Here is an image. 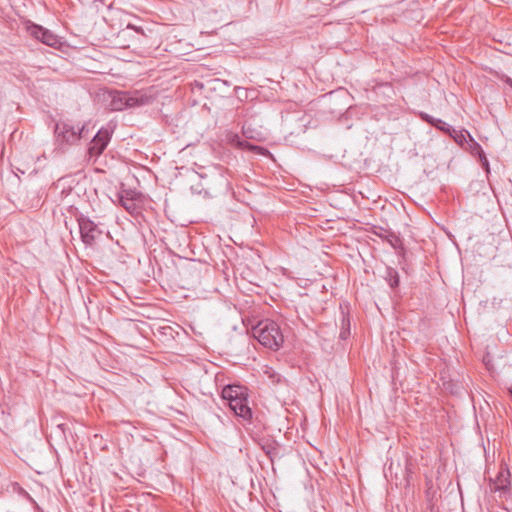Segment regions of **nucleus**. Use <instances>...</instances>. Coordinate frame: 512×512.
I'll return each mask as SVG.
<instances>
[{
  "instance_id": "obj_7",
  "label": "nucleus",
  "mask_w": 512,
  "mask_h": 512,
  "mask_svg": "<svg viewBox=\"0 0 512 512\" xmlns=\"http://www.w3.org/2000/svg\"><path fill=\"white\" fill-rule=\"evenodd\" d=\"M148 102V97L143 96L142 94H134V95H128L123 94L119 97L118 100H113V106L116 110H121L124 107H139L143 106Z\"/></svg>"
},
{
  "instance_id": "obj_18",
  "label": "nucleus",
  "mask_w": 512,
  "mask_h": 512,
  "mask_svg": "<svg viewBox=\"0 0 512 512\" xmlns=\"http://www.w3.org/2000/svg\"><path fill=\"white\" fill-rule=\"evenodd\" d=\"M387 241L391 244L392 247L396 248L401 244L400 238L393 232H389L388 235L385 236Z\"/></svg>"
},
{
  "instance_id": "obj_10",
  "label": "nucleus",
  "mask_w": 512,
  "mask_h": 512,
  "mask_svg": "<svg viewBox=\"0 0 512 512\" xmlns=\"http://www.w3.org/2000/svg\"><path fill=\"white\" fill-rule=\"evenodd\" d=\"M262 450L265 452L271 462H273L274 459L279 455V446L275 441L272 440L263 442Z\"/></svg>"
},
{
  "instance_id": "obj_20",
  "label": "nucleus",
  "mask_w": 512,
  "mask_h": 512,
  "mask_svg": "<svg viewBox=\"0 0 512 512\" xmlns=\"http://www.w3.org/2000/svg\"><path fill=\"white\" fill-rule=\"evenodd\" d=\"M479 160L481 162L482 167L485 168L486 170H489V162H488V159L486 158L485 153L481 154V156L479 157Z\"/></svg>"
},
{
  "instance_id": "obj_3",
  "label": "nucleus",
  "mask_w": 512,
  "mask_h": 512,
  "mask_svg": "<svg viewBox=\"0 0 512 512\" xmlns=\"http://www.w3.org/2000/svg\"><path fill=\"white\" fill-rule=\"evenodd\" d=\"M77 221L83 243L88 246H93L96 239L102 234V231L88 217L81 215Z\"/></svg>"
},
{
  "instance_id": "obj_11",
  "label": "nucleus",
  "mask_w": 512,
  "mask_h": 512,
  "mask_svg": "<svg viewBox=\"0 0 512 512\" xmlns=\"http://www.w3.org/2000/svg\"><path fill=\"white\" fill-rule=\"evenodd\" d=\"M385 280L387 281L391 289L395 290L396 288H398L400 283V276L398 271L394 268L387 267L385 273Z\"/></svg>"
},
{
  "instance_id": "obj_5",
  "label": "nucleus",
  "mask_w": 512,
  "mask_h": 512,
  "mask_svg": "<svg viewBox=\"0 0 512 512\" xmlns=\"http://www.w3.org/2000/svg\"><path fill=\"white\" fill-rule=\"evenodd\" d=\"M111 139V133L108 129L101 128L91 140L88 147L90 157H99L106 149Z\"/></svg>"
},
{
  "instance_id": "obj_9",
  "label": "nucleus",
  "mask_w": 512,
  "mask_h": 512,
  "mask_svg": "<svg viewBox=\"0 0 512 512\" xmlns=\"http://www.w3.org/2000/svg\"><path fill=\"white\" fill-rule=\"evenodd\" d=\"M510 486V472L508 468H501L494 480V489L505 491Z\"/></svg>"
},
{
  "instance_id": "obj_4",
  "label": "nucleus",
  "mask_w": 512,
  "mask_h": 512,
  "mask_svg": "<svg viewBox=\"0 0 512 512\" xmlns=\"http://www.w3.org/2000/svg\"><path fill=\"white\" fill-rule=\"evenodd\" d=\"M55 133L59 141L72 145L83 137L84 126L75 128L66 123L57 124Z\"/></svg>"
},
{
  "instance_id": "obj_14",
  "label": "nucleus",
  "mask_w": 512,
  "mask_h": 512,
  "mask_svg": "<svg viewBox=\"0 0 512 512\" xmlns=\"http://www.w3.org/2000/svg\"><path fill=\"white\" fill-rule=\"evenodd\" d=\"M350 336V318L348 315L343 314L341 320V330L339 337L346 340Z\"/></svg>"
},
{
  "instance_id": "obj_13",
  "label": "nucleus",
  "mask_w": 512,
  "mask_h": 512,
  "mask_svg": "<svg viewBox=\"0 0 512 512\" xmlns=\"http://www.w3.org/2000/svg\"><path fill=\"white\" fill-rule=\"evenodd\" d=\"M242 134L246 139L260 141L262 140L261 132L252 128L250 125H242Z\"/></svg>"
},
{
  "instance_id": "obj_6",
  "label": "nucleus",
  "mask_w": 512,
  "mask_h": 512,
  "mask_svg": "<svg viewBox=\"0 0 512 512\" xmlns=\"http://www.w3.org/2000/svg\"><path fill=\"white\" fill-rule=\"evenodd\" d=\"M27 31L33 38L47 46L57 47L60 44L57 35L40 25L31 24L27 27Z\"/></svg>"
},
{
  "instance_id": "obj_15",
  "label": "nucleus",
  "mask_w": 512,
  "mask_h": 512,
  "mask_svg": "<svg viewBox=\"0 0 512 512\" xmlns=\"http://www.w3.org/2000/svg\"><path fill=\"white\" fill-rule=\"evenodd\" d=\"M466 144L468 145L467 149L470 151V153L473 156H478V158H479L481 156V154H484L482 147L480 146V144L478 142H476L473 139L472 136L469 138V141Z\"/></svg>"
},
{
  "instance_id": "obj_12",
  "label": "nucleus",
  "mask_w": 512,
  "mask_h": 512,
  "mask_svg": "<svg viewBox=\"0 0 512 512\" xmlns=\"http://www.w3.org/2000/svg\"><path fill=\"white\" fill-rule=\"evenodd\" d=\"M447 135H449L462 148H464L466 143H468V140L466 139V137L467 136L469 138L471 137V135L469 134L468 131H466V130L457 131L455 129H454L453 133H448Z\"/></svg>"
},
{
  "instance_id": "obj_22",
  "label": "nucleus",
  "mask_w": 512,
  "mask_h": 512,
  "mask_svg": "<svg viewBox=\"0 0 512 512\" xmlns=\"http://www.w3.org/2000/svg\"><path fill=\"white\" fill-rule=\"evenodd\" d=\"M508 391H509V394L512 396V387H511V388H509V390H508Z\"/></svg>"
},
{
  "instance_id": "obj_21",
  "label": "nucleus",
  "mask_w": 512,
  "mask_h": 512,
  "mask_svg": "<svg viewBox=\"0 0 512 512\" xmlns=\"http://www.w3.org/2000/svg\"><path fill=\"white\" fill-rule=\"evenodd\" d=\"M506 83L512 88V79L507 78Z\"/></svg>"
},
{
  "instance_id": "obj_16",
  "label": "nucleus",
  "mask_w": 512,
  "mask_h": 512,
  "mask_svg": "<svg viewBox=\"0 0 512 512\" xmlns=\"http://www.w3.org/2000/svg\"><path fill=\"white\" fill-rule=\"evenodd\" d=\"M432 126L446 134L454 132V128L449 126L447 123H445L441 119L435 118L434 124Z\"/></svg>"
},
{
  "instance_id": "obj_8",
  "label": "nucleus",
  "mask_w": 512,
  "mask_h": 512,
  "mask_svg": "<svg viewBox=\"0 0 512 512\" xmlns=\"http://www.w3.org/2000/svg\"><path fill=\"white\" fill-rule=\"evenodd\" d=\"M227 142L236 148L242 150H249L257 154L266 155L269 153V151L264 147L251 144L246 140H242L240 136L236 133L227 134Z\"/></svg>"
},
{
  "instance_id": "obj_1",
  "label": "nucleus",
  "mask_w": 512,
  "mask_h": 512,
  "mask_svg": "<svg viewBox=\"0 0 512 512\" xmlns=\"http://www.w3.org/2000/svg\"><path fill=\"white\" fill-rule=\"evenodd\" d=\"M222 398L228 401L230 409L236 416L244 421H250L252 410L248 406L247 389L244 386L233 384L222 389Z\"/></svg>"
},
{
  "instance_id": "obj_17",
  "label": "nucleus",
  "mask_w": 512,
  "mask_h": 512,
  "mask_svg": "<svg viewBox=\"0 0 512 512\" xmlns=\"http://www.w3.org/2000/svg\"><path fill=\"white\" fill-rule=\"evenodd\" d=\"M122 206L129 212L133 213L137 210V204L135 203V199L128 198L125 196L121 197Z\"/></svg>"
},
{
  "instance_id": "obj_2",
  "label": "nucleus",
  "mask_w": 512,
  "mask_h": 512,
  "mask_svg": "<svg viewBox=\"0 0 512 512\" xmlns=\"http://www.w3.org/2000/svg\"><path fill=\"white\" fill-rule=\"evenodd\" d=\"M253 336L264 347L271 350H278L284 341L283 334L280 331L278 324L272 320L260 321L253 327Z\"/></svg>"
},
{
  "instance_id": "obj_19",
  "label": "nucleus",
  "mask_w": 512,
  "mask_h": 512,
  "mask_svg": "<svg viewBox=\"0 0 512 512\" xmlns=\"http://www.w3.org/2000/svg\"><path fill=\"white\" fill-rule=\"evenodd\" d=\"M419 116L427 124H429L431 126L434 124L435 118L433 116H431V115H429V114H427L425 112H420Z\"/></svg>"
}]
</instances>
